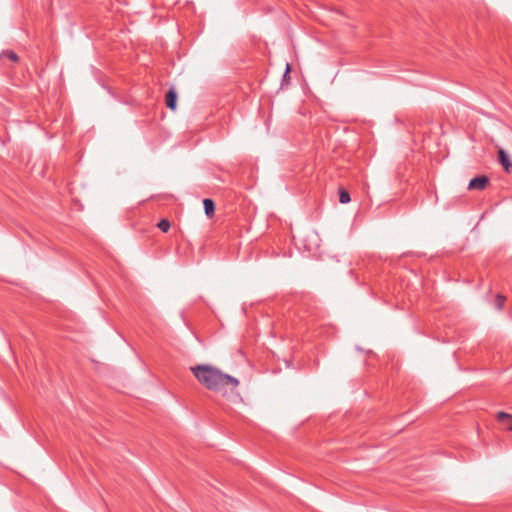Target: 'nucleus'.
I'll use <instances>...</instances> for the list:
<instances>
[{"label": "nucleus", "mask_w": 512, "mask_h": 512, "mask_svg": "<svg viewBox=\"0 0 512 512\" xmlns=\"http://www.w3.org/2000/svg\"><path fill=\"white\" fill-rule=\"evenodd\" d=\"M190 370L205 388L213 392L225 394L228 387H231V391H233L239 385L237 378L209 364L196 365L191 367Z\"/></svg>", "instance_id": "nucleus-1"}, {"label": "nucleus", "mask_w": 512, "mask_h": 512, "mask_svg": "<svg viewBox=\"0 0 512 512\" xmlns=\"http://www.w3.org/2000/svg\"><path fill=\"white\" fill-rule=\"evenodd\" d=\"M489 183V178L485 175L475 177L470 180L468 189L482 191L486 188Z\"/></svg>", "instance_id": "nucleus-2"}, {"label": "nucleus", "mask_w": 512, "mask_h": 512, "mask_svg": "<svg viewBox=\"0 0 512 512\" xmlns=\"http://www.w3.org/2000/svg\"><path fill=\"white\" fill-rule=\"evenodd\" d=\"M498 161L507 173L512 171V161L502 148L498 149Z\"/></svg>", "instance_id": "nucleus-3"}, {"label": "nucleus", "mask_w": 512, "mask_h": 512, "mask_svg": "<svg viewBox=\"0 0 512 512\" xmlns=\"http://www.w3.org/2000/svg\"><path fill=\"white\" fill-rule=\"evenodd\" d=\"M165 103L168 108L175 110L177 106V93L173 88H170L165 95Z\"/></svg>", "instance_id": "nucleus-4"}, {"label": "nucleus", "mask_w": 512, "mask_h": 512, "mask_svg": "<svg viewBox=\"0 0 512 512\" xmlns=\"http://www.w3.org/2000/svg\"><path fill=\"white\" fill-rule=\"evenodd\" d=\"M205 214L211 218L215 213V203L212 199L206 198L203 200Z\"/></svg>", "instance_id": "nucleus-5"}, {"label": "nucleus", "mask_w": 512, "mask_h": 512, "mask_svg": "<svg viewBox=\"0 0 512 512\" xmlns=\"http://www.w3.org/2000/svg\"><path fill=\"white\" fill-rule=\"evenodd\" d=\"M1 58L2 59H7L9 61H12V62H18L19 60V57L18 55L12 51V50H5L1 53Z\"/></svg>", "instance_id": "nucleus-6"}, {"label": "nucleus", "mask_w": 512, "mask_h": 512, "mask_svg": "<svg viewBox=\"0 0 512 512\" xmlns=\"http://www.w3.org/2000/svg\"><path fill=\"white\" fill-rule=\"evenodd\" d=\"M338 192H339V202L341 204H347L351 201L350 194L346 189L340 187Z\"/></svg>", "instance_id": "nucleus-7"}, {"label": "nucleus", "mask_w": 512, "mask_h": 512, "mask_svg": "<svg viewBox=\"0 0 512 512\" xmlns=\"http://www.w3.org/2000/svg\"><path fill=\"white\" fill-rule=\"evenodd\" d=\"M498 420L502 422H506V426L509 430H512V416L505 412H499L498 413Z\"/></svg>", "instance_id": "nucleus-8"}, {"label": "nucleus", "mask_w": 512, "mask_h": 512, "mask_svg": "<svg viewBox=\"0 0 512 512\" xmlns=\"http://www.w3.org/2000/svg\"><path fill=\"white\" fill-rule=\"evenodd\" d=\"M157 227L164 233L168 232L170 229V222L167 219H162L158 224Z\"/></svg>", "instance_id": "nucleus-9"}, {"label": "nucleus", "mask_w": 512, "mask_h": 512, "mask_svg": "<svg viewBox=\"0 0 512 512\" xmlns=\"http://www.w3.org/2000/svg\"><path fill=\"white\" fill-rule=\"evenodd\" d=\"M504 302H505V297L498 294L497 297H496V300H495V306L497 309H502L503 305H504Z\"/></svg>", "instance_id": "nucleus-10"}, {"label": "nucleus", "mask_w": 512, "mask_h": 512, "mask_svg": "<svg viewBox=\"0 0 512 512\" xmlns=\"http://www.w3.org/2000/svg\"><path fill=\"white\" fill-rule=\"evenodd\" d=\"M290 72V65L287 64V67H286V71H285V75L288 74Z\"/></svg>", "instance_id": "nucleus-11"}]
</instances>
